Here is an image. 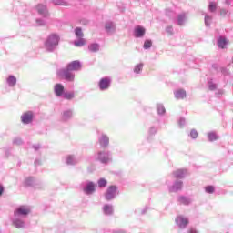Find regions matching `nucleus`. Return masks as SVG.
Here are the masks:
<instances>
[{"label": "nucleus", "instance_id": "32", "mask_svg": "<svg viewBox=\"0 0 233 233\" xmlns=\"http://www.w3.org/2000/svg\"><path fill=\"white\" fill-rule=\"evenodd\" d=\"M114 29V24L112 22L106 24V30L110 32V30Z\"/></svg>", "mask_w": 233, "mask_h": 233}, {"label": "nucleus", "instance_id": "23", "mask_svg": "<svg viewBox=\"0 0 233 233\" xmlns=\"http://www.w3.org/2000/svg\"><path fill=\"white\" fill-rule=\"evenodd\" d=\"M107 183H108V182L106 181V179H105V178H100V179L98 180V187H100V188H103V187H106Z\"/></svg>", "mask_w": 233, "mask_h": 233}, {"label": "nucleus", "instance_id": "14", "mask_svg": "<svg viewBox=\"0 0 233 233\" xmlns=\"http://www.w3.org/2000/svg\"><path fill=\"white\" fill-rule=\"evenodd\" d=\"M185 174H187V171L183 169H177V171L174 172V177H177V179H181L185 177Z\"/></svg>", "mask_w": 233, "mask_h": 233}, {"label": "nucleus", "instance_id": "17", "mask_svg": "<svg viewBox=\"0 0 233 233\" xmlns=\"http://www.w3.org/2000/svg\"><path fill=\"white\" fill-rule=\"evenodd\" d=\"M227 45H228V42L227 41L226 38L220 37L218 39V46H219V48H227Z\"/></svg>", "mask_w": 233, "mask_h": 233}, {"label": "nucleus", "instance_id": "41", "mask_svg": "<svg viewBox=\"0 0 233 233\" xmlns=\"http://www.w3.org/2000/svg\"><path fill=\"white\" fill-rule=\"evenodd\" d=\"M3 192H5V188L0 185V196H3Z\"/></svg>", "mask_w": 233, "mask_h": 233}, {"label": "nucleus", "instance_id": "31", "mask_svg": "<svg viewBox=\"0 0 233 233\" xmlns=\"http://www.w3.org/2000/svg\"><path fill=\"white\" fill-rule=\"evenodd\" d=\"M205 190L208 194H214V186H207Z\"/></svg>", "mask_w": 233, "mask_h": 233}, {"label": "nucleus", "instance_id": "9", "mask_svg": "<svg viewBox=\"0 0 233 233\" xmlns=\"http://www.w3.org/2000/svg\"><path fill=\"white\" fill-rule=\"evenodd\" d=\"M36 9L38 14H40V15H43V17H48V9H46V5H38L36 6Z\"/></svg>", "mask_w": 233, "mask_h": 233}, {"label": "nucleus", "instance_id": "43", "mask_svg": "<svg viewBox=\"0 0 233 233\" xmlns=\"http://www.w3.org/2000/svg\"><path fill=\"white\" fill-rule=\"evenodd\" d=\"M65 116H72V112L66 111V112L65 113Z\"/></svg>", "mask_w": 233, "mask_h": 233}, {"label": "nucleus", "instance_id": "12", "mask_svg": "<svg viewBox=\"0 0 233 233\" xmlns=\"http://www.w3.org/2000/svg\"><path fill=\"white\" fill-rule=\"evenodd\" d=\"M176 99H185L187 97V92L183 89H178L175 92Z\"/></svg>", "mask_w": 233, "mask_h": 233}, {"label": "nucleus", "instance_id": "35", "mask_svg": "<svg viewBox=\"0 0 233 233\" xmlns=\"http://www.w3.org/2000/svg\"><path fill=\"white\" fill-rule=\"evenodd\" d=\"M174 187L176 190H181V188L183 187V182H177Z\"/></svg>", "mask_w": 233, "mask_h": 233}, {"label": "nucleus", "instance_id": "2", "mask_svg": "<svg viewBox=\"0 0 233 233\" xmlns=\"http://www.w3.org/2000/svg\"><path fill=\"white\" fill-rule=\"evenodd\" d=\"M59 45V36L56 35H51L46 43V46L48 50H52L54 46Z\"/></svg>", "mask_w": 233, "mask_h": 233}, {"label": "nucleus", "instance_id": "22", "mask_svg": "<svg viewBox=\"0 0 233 233\" xmlns=\"http://www.w3.org/2000/svg\"><path fill=\"white\" fill-rule=\"evenodd\" d=\"M186 18H187V15L185 14H181L177 16V23L180 26L185 23Z\"/></svg>", "mask_w": 233, "mask_h": 233}, {"label": "nucleus", "instance_id": "24", "mask_svg": "<svg viewBox=\"0 0 233 233\" xmlns=\"http://www.w3.org/2000/svg\"><path fill=\"white\" fill-rule=\"evenodd\" d=\"M89 50H90L91 52H97V51H99V45H97V44H92V45H90V46H89Z\"/></svg>", "mask_w": 233, "mask_h": 233}, {"label": "nucleus", "instance_id": "25", "mask_svg": "<svg viewBox=\"0 0 233 233\" xmlns=\"http://www.w3.org/2000/svg\"><path fill=\"white\" fill-rule=\"evenodd\" d=\"M75 34H76V37H83V35H84L83 29H81L80 27H76L75 29Z\"/></svg>", "mask_w": 233, "mask_h": 233}, {"label": "nucleus", "instance_id": "4", "mask_svg": "<svg viewBox=\"0 0 233 233\" xmlns=\"http://www.w3.org/2000/svg\"><path fill=\"white\" fill-rule=\"evenodd\" d=\"M82 66H83L81 65V62H79V60H75L67 65L66 69L70 70L71 72H77L82 68Z\"/></svg>", "mask_w": 233, "mask_h": 233}, {"label": "nucleus", "instance_id": "40", "mask_svg": "<svg viewBox=\"0 0 233 233\" xmlns=\"http://www.w3.org/2000/svg\"><path fill=\"white\" fill-rule=\"evenodd\" d=\"M210 21H212V18L210 16L205 17V23H206L207 26H208V25H210Z\"/></svg>", "mask_w": 233, "mask_h": 233}, {"label": "nucleus", "instance_id": "8", "mask_svg": "<svg viewBox=\"0 0 233 233\" xmlns=\"http://www.w3.org/2000/svg\"><path fill=\"white\" fill-rule=\"evenodd\" d=\"M54 92L57 97H61V96H63V92H65V86L62 84L55 85Z\"/></svg>", "mask_w": 233, "mask_h": 233}, {"label": "nucleus", "instance_id": "39", "mask_svg": "<svg viewBox=\"0 0 233 233\" xmlns=\"http://www.w3.org/2000/svg\"><path fill=\"white\" fill-rule=\"evenodd\" d=\"M32 181H34V179L32 177H28L25 180V187H30V185H32Z\"/></svg>", "mask_w": 233, "mask_h": 233}, {"label": "nucleus", "instance_id": "27", "mask_svg": "<svg viewBox=\"0 0 233 233\" xmlns=\"http://www.w3.org/2000/svg\"><path fill=\"white\" fill-rule=\"evenodd\" d=\"M217 8H218V4H216L214 2L209 3V10L211 12H216Z\"/></svg>", "mask_w": 233, "mask_h": 233}, {"label": "nucleus", "instance_id": "7", "mask_svg": "<svg viewBox=\"0 0 233 233\" xmlns=\"http://www.w3.org/2000/svg\"><path fill=\"white\" fill-rule=\"evenodd\" d=\"M176 223L180 227V228H185L188 225V218H185L183 216H178L176 218Z\"/></svg>", "mask_w": 233, "mask_h": 233}, {"label": "nucleus", "instance_id": "42", "mask_svg": "<svg viewBox=\"0 0 233 233\" xmlns=\"http://www.w3.org/2000/svg\"><path fill=\"white\" fill-rule=\"evenodd\" d=\"M220 15H227V11H225V10H221L220 11Z\"/></svg>", "mask_w": 233, "mask_h": 233}, {"label": "nucleus", "instance_id": "30", "mask_svg": "<svg viewBox=\"0 0 233 233\" xmlns=\"http://www.w3.org/2000/svg\"><path fill=\"white\" fill-rule=\"evenodd\" d=\"M179 201L180 203H182L183 205H188V203H190V200H188V198H185V197H180L179 198Z\"/></svg>", "mask_w": 233, "mask_h": 233}, {"label": "nucleus", "instance_id": "21", "mask_svg": "<svg viewBox=\"0 0 233 233\" xmlns=\"http://www.w3.org/2000/svg\"><path fill=\"white\" fill-rule=\"evenodd\" d=\"M104 213L110 215L113 214L114 209L112 208V206L105 205L103 208Z\"/></svg>", "mask_w": 233, "mask_h": 233}, {"label": "nucleus", "instance_id": "10", "mask_svg": "<svg viewBox=\"0 0 233 233\" xmlns=\"http://www.w3.org/2000/svg\"><path fill=\"white\" fill-rule=\"evenodd\" d=\"M100 90H106L110 86V79L102 78L99 82Z\"/></svg>", "mask_w": 233, "mask_h": 233}, {"label": "nucleus", "instance_id": "36", "mask_svg": "<svg viewBox=\"0 0 233 233\" xmlns=\"http://www.w3.org/2000/svg\"><path fill=\"white\" fill-rule=\"evenodd\" d=\"M190 136L193 139H196L198 137V131L196 129L191 130Z\"/></svg>", "mask_w": 233, "mask_h": 233}, {"label": "nucleus", "instance_id": "34", "mask_svg": "<svg viewBox=\"0 0 233 233\" xmlns=\"http://www.w3.org/2000/svg\"><path fill=\"white\" fill-rule=\"evenodd\" d=\"M150 46H152V41L146 40L144 43V48L148 49V48H150Z\"/></svg>", "mask_w": 233, "mask_h": 233}, {"label": "nucleus", "instance_id": "28", "mask_svg": "<svg viewBox=\"0 0 233 233\" xmlns=\"http://www.w3.org/2000/svg\"><path fill=\"white\" fill-rule=\"evenodd\" d=\"M208 137L209 141H216V139H218V135H216V133H209L208 134Z\"/></svg>", "mask_w": 233, "mask_h": 233}, {"label": "nucleus", "instance_id": "1", "mask_svg": "<svg viewBox=\"0 0 233 233\" xmlns=\"http://www.w3.org/2000/svg\"><path fill=\"white\" fill-rule=\"evenodd\" d=\"M58 76L61 77V79H65L66 81H69V83H72L76 79V75L72 73V71L66 69H61L58 71Z\"/></svg>", "mask_w": 233, "mask_h": 233}, {"label": "nucleus", "instance_id": "6", "mask_svg": "<svg viewBox=\"0 0 233 233\" xmlns=\"http://www.w3.org/2000/svg\"><path fill=\"white\" fill-rule=\"evenodd\" d=\"M21 119L22 123L28 125V123H32V119H34V113H32V111H27L23 114Z\"/></svg>", "mask_w": 233, "mask_h": 233}, {"label": "nucleus", "instance_id": "38", "mask_svg": "<svg viewBox=\"0 0 233 233\" xmlns=\"http://www.w3.org/2000/svg\"><path fill=\"white\" fill-rule=\"evenodd\" d=\"M157 112H158V114H165V112H166L165 107L163 106H158Z\"/></svg>", "mask_w": 233, "mask_h": 233}, {"label": "nucleus", "instance_id": "15", "mask_svg": "<svg viewBox=\"0 0 233 233\" xmlns=\"http://www.w3.org/2000/svg\"><path fill=\"white\" fill-rule=\"evenodd\" d=\"M110 142V139L108 137L103 135L102 137L100 138V145L101 147H108V143Z\"/></svg>", "mask_w": 233, "mask_h": 233}, {"label": "nucleus", "instance_id": "44", "mask_svg": "<svg viewBox=\"0 0 233 233\" xmlns=\"http://www.w3.org/2000/svg\"><path fill=\"white\" fill-rule=\"evenodd\" d=\"M189 233H198V231H196V229H194V228H191V229L189 230Z\"/></svg>", "mask_w": 233, "mask_h": 233}, {"label": "nucleus", "instance_id": "33", "mask_svg": "<svg viewBox=\"0 0 233 233\" xmlns=\"http://www.w3.org/2000/svg\"><path fill=\"white\" fill-rule=\"evenodd\" d=\"M85 45H86L85 39H80L79 41L75 42V46H85Z\"/></svg>", "mask_w": 233, "mask_h": 233}, {"label": "nucleus", "instance_id": "19", "mask_svg": "<svg viewBox=\"0 0 233 233\" xmlns=\"http://www.w3.org/2000/svg\"><path fill=\"white\" fill-rule=\"evenodd\" d=\"M7 83L10 86H15V84L17 83V78H15V76H10L8 78H7Z\"/></svg>", "mask_w": 233, "mask_h": 233}, {"label": "nucleus", "instance_id": "29", "mask_svg": "<svg viewBox=\"0 0 233 233\" xmlns=\"http://www.w3.org/2000/svg\"><path fill=\"white\" fill-rule=\"evenodd\" d=\"M141 70H143V64H138L135 66L134 72L139 74Z\"/></svg>", "mask_w": 233, "mask_h": 233}, {"label": "nucleus", "instance_id": "16", "mask_svg": "<svg viewBox=\"0 0 233 233\" xmlns=\"http://www.w3.org/2000/svg\"><path fill=\"white\" fill-rule=\"evenodd\" d=\"M53 3L57 6H70V4L66 0H54Z\"/></svg>", "mask_w": 233, "mask_h": 233}, {"label": "nucleus", "instance_id": "13", "mask_svg": "<svg viewBox=\"0 0 233 233\" xmlns=\"http://www.w3.org/2000/svg\"><path fill=\"white\" fill-rule=\"evenodd\" d=\"M145 27L137 26L135 28V37H143L145 35Z\"/></svg>", "mask_w": 233, "mask_h": 233}, {"label": "nucleus", "instance_id": "26", "mask_svg": "<svg viewBox=\"0 0 233 233\" xmlns=\"http://www.w3.org/2000/svg\"><path fill=\"white\" fill-rule=\"evenodd\" d=\"M64 97L65 99H67V100L74 99L75 97L74 92L65 93Z\"/></svg>", "mask_w": 233, "mask_h": 233}, {"label": "nucleus", "instance_id": "37", "mask_svg": "<svg viewBox=\"0 0 233 233\" xmlns=\"http://www.w3.org/2000/svg\"><path fill=\"white\" fill-rule=\"evenodd\" d=\"M66 162H67V165H73L74 164V157L68 156Z\"/></svg>", "mask_w": 233, "mask_h": 233}, {"label": "nucleus", "instance_id": "3", "mask_svg": "<svg viewBox=\"0 0 233 233\" xmlns=\"http://www.w3.org/2000/svg\"><path fill=\"white\" fill-rule=\"evenodd\" d=\"M32 210L28 206H19L14 212L15 216H28Z\"/></svg>", "mask_w": 233, "mask_h": 233}, {"label": "nucleus", "instance_id": "18", "mask_svg": "<svg viewBox=\"0 0 233 233\" xmlns=\"http://www.w3.org/2000/svg\"><path fill=\"white\" fill-rule=\"evenodd\" d=\"M13 225L16 228H23V227H25V222L21 219H15V221H13Z\"/></svg>", "mask_w": 233, "mask_h": 233}, {"label": "nucleus", "instance_id": "11", "mask_svg": "<svg viewBox=\"0 0 233 233\" xmlns=\"http://www.w3.org/2000/svg\"><path fill=\"white\" fill-rule=\"evenodd\" d=\"M96 191V185L93 184V182H89L86 186V188H84V192L86 194H92V192Z\"/></svg>", "mask_w": 233, "mask_h": 233}, {"label": "nucleus", "instance_id": "20", "mask_svg": "<svg viewBox=\"0 0 233 233\" xmlns=\"http://www.w3.org/2000/svg\"><path fill=\"white\" fill-rule=\"evenodd\" d=\"M98 159L101 161V163H108V161H110V158H108V157L105 156L103 153L98 154Z\"/></svg>", "mask_w": 233, "mask_h": 233}, {"label": "nucleus", "instance_id": "5", "mask_svg": "<svg viewBox=\"0 0 233 233\" xmlns=\"http://www.w3.org/2000/svg\"><path fill=\"white\" fill-rule=\"evenodd\" d=\"M116 192H117V187L110 186L106 192V199L110 201L116 198Z\"/></svg>", "mask_w": 233, "mask_h": 233}]
</instances>
